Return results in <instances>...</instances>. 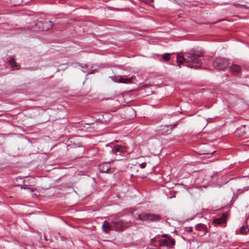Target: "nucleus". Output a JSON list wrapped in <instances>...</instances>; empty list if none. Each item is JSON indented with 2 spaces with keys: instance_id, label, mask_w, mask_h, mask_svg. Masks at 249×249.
I'll return each instance as SVG.
<instances>
[{
  "instance_id": "obj_1",
  "label": "nucleus",
  "mask_w": 249,
  "mask_h": 249,
  "mask_svg": "<svg viewBox=\"0 0 249 249\" xmlns=\"http://www.w3.org/2000/svg\"><path fill=\"white\" fill-rule=\"evenodd\" d=\"M203 54V52L200 50H191L185 53L182 56L178 55L177 62L179 67L185 62L187 63L189 67L196 69L202 65V62L200 58Z\"/></svg>"
},
{
  "instance_id": "obj_2",
  "label": "nucleus",
  "mask_w": 249,
  "mask_h": 249,
  "mask_svg": "<svg viewBox=\"0 0 249 249\" xmlns=\"http://www.w3.org/2000/svg\"><path fill=\"white\" fill-rule=\"evenodd\" d=\"M110 148L109 153L112 156V161L121 160L127 151L126 147L121 145H114L113 147L110 146Z\"/></svg>"
},
{
  "instance_id": "obj_3",
  "label": "nucleus",
  "mask_w": 249,
  "mask_h": 249,
  "mask_svg": "<svg viewBox=\"0 0 249 249\" xmlns=\"http://www.w3.org/2000/svg\"><path fill=\"white\" fill-rule=\"evenodd\" d=\"M161 215L158 214L142 213L138 214L136 218L137 220L147 221L148 222H157L160 220Z\"/></svg>"
},
{
  "instance_id": "obj_4",
  "label": "nucleus",
  "mask_w": 249,
  "mask_h": 249,
  "mask_svg": "<svg viewBox=\"0 0 249 249\" xmlns=\"http://www.w3.org/2000/svg\"><path fill=\"white\" fill-rule=\"evenodd\" d=\"M229 65L228 60L222 58H216L213 62V66L215 69L222 70L225 69Z\"/></svg>"
},
{
  "instance_id": "obj_5",
  "label": "nucleus",
  "mask_w": 249,
  "mask_h": 249,
  "mask_svg": "<svg viewBox=\"0 0 249 249\" xmlns=\"http://www.w3.org/2000/svg\"><path fill=\"white\" fill-rule=\"evenodd\" d=\"M177 124H175L172 125H164L160 126L157 129V132L159 134L162 135H167L170 134L173 129V128L176 127Z\"/></svg>"
},
{
  "instance_id": "obj_6",
  "label": "nucleus",
  "mask_w": 249,
  "mask_h": 249,
  "mask_svg": "<svg viewBox=\"0 0 249 249\" xmlns=\"http://www.w3.org/2000/svg\"><path fill=\"white\" fill-rule=\"evenodd\" d=\"M111 223L112 230L116 231H123L129 226L128 222L124 223L123 221H112Z\"/></svg>"
},
{
  "instance_id": "obj_7",
  "label": "nucleus",
  "mask_w": 249,
  "mask_h": 249,
  "mask_svg": "<svg viewBox=\"0 0 249 249\" xmlns=\"http://www.w3.org/2000/svg\"><path fill=\"white\" fill-rule=\"evenodd\" d=\"M43 25V23L41 22V20L40 21H33L30 25V29L33 31L37 32V31H41V26Z\"/></svg>"
},
{
  "instance_id": "obj_8",
  "label": "nucleus",
  "mask_w": 249,
  "mask_h": 249,
  "mask_svg": "<svg viewBox=\"0 0 249 249\" xmlns=\"http://www.w3.org/2000/svg\"><path fill=\"white\" fill-rule=\"evenodd\" d=\"M41 22L43 23V25L41 26L42 31H48L52 29L53 25V22L50 20H41Z\"/></svg>"
},
{
  "instance_id": "obj_9",
  "label": "nucleus",
  "mask_w": 249,
  "mask_h": 249,
  "mask_svg": "<svg viewBox=\"0 0 249 249\" xmlns=\"http://www.w3.org/2000/svg\"><path fill=\"white\" fill-rule=\"evenodd\" d=\"M99 170L103 173H109L110 172V167L108 163H104L99 165Z\"/></svg>"
},
{
  "instance_id": "obj_10",
  "label": "nucleus",
  "mask_w": 249,
  "mask_h": 249,
  "mask_svg": "<svg viewBox=\"0 0 249 249\" xmlns=\"http://www.w3.org/2000/svg\"><path fill=\"white\" fill-rule=\"evenodd\" d=\"M230 71L234 74H238L241 71V68L238 65L233 64L230 67Z\"/></svg>"
},
{
  "instance_id": "obj_11",
  "label": "nucleus",
  "mask_w": 249,
  "mask_h": 249,
  "mask_svg": "<svg viewBox=\"0 0 249 249\" xmlns=\"http://www.w3.org/2000/svg\"><path fill=\"white\" fill-rule=\"evenodd\" d=\"M102 229L105 233H108L110 230H112L111 223H109L107 221H105L103 223Z\"/></svg>"
},
{
  "instance_id": "obj_12",
  "label": "nucleus",
  "mask_w": 249,
  "mask_h": 249,
  "mask_svg": "<svg viewBox=\"0 0 249 249\" xmlns=\"http://www.w3.org/2000/svg\"><path fill=\"white\" fill-rule=\"evenodd\" d=\"M7 61H8L9 64L13 68H15L16 70L19 69V65H18L15 61V58L12 56H10L7 58Z\"/></svg>"
},
{
  "instance_id": "obj_13",
  "label": "nucleus",
  "mask_w": 249,
  "mask_h": 249,
  "mask_svg": "<svg viewBox=\"0 0 249 249\" xmlns=\"http://www.w3.org/2000/svg\"><path fill=\"white\" fill-rule=\"evenodd\" d=\"M226 222V216L224 215L223 217L220 218H216L213 220V223L215 226L222 225L223 223L225 224Z\"/></svg>"
},
{
  "instance_id": "obj_14",
  "label": "nucleus",
  "mask_w": 249,
  "mask_h": 249,
  "mask_svg": "<svg viewBox=\"0 0 249 249\" xmlns=\"http://www.w3.org/2000/svg\"><path fill=\"white\" fill-rule=\"evenodd\" d=\"M160 246H166L168 249L173 248L174 246L171 245L170 240H168V239L160 240Z\"/></svg>"
},
{
  "instance_id": "obj_15",
  "label": "nucleus",
  "mask_w": 249,
  "mask_h": 249,
  "mask_svg": "<svg viewBox=\"0 0 249 249\" xmlns=\"http://www.w3.org/2000/svg\"><path fill=\"white\" fill-rule=\"evenodd\" d=\"M249 231V228H248L246 227H242L239 230V231H236L237 234H246Z\"/></svg>"
},
{
  "instance_id": "obj_16",
  "label": "nucleus",
  "mask_w": 249,
  "mask_h": 249,
  "mask_svg": "<svg viewBox=\"0 0 249 249\" xmlns=\"http://www.w3.org/2000/svg\"><path fill=\"white\" fill-rule=\"evenodd\" d=\"M196 230L198 231H205L206 229V225L203 224H197L196 226Z\"/></svg>"
},
{
  "instance_id": "obj_17",
  "label": "nucleus",
  "mask_w": 249,
  "mask_h": 249,
  "mask_svg": "<svg viewBox=\"0 0 249 249\" xmlns=\"http://www.w3.org/2000/svg\"><path fill=\"white\" fill-rule=\"evenodd\" d=\"M161 236L163 237H165L166 239H168V240H170V242H171L172 245H175L176 242L175 240L171 236L166 234H163Z\"/></svg>"
},
{
  "instance_id": "obj_18",
  "label": "nucleus",
  "mask_w": 249,
  "mask_h": 249,
  "mask_svg": "<svg viewBox=\"0 0 249 249\" xmlns=\"http://www.w3.org/2000/svg\"><path fill=\"white\" fill-rule=\"evenodd\" d=\"M171 54L170 53H165L163 54L162 56V59L165 61H167L170 59V55Z\"/></svg>"
},
{
  "instance_id": "obj_19",
  "label": "nucleus",
  "mask_w": 249,
  "mask_h": 249,
  "mask_svg": "<svg viewBox=\"0 0 249 249\" xmlns=\"http://www.w3.org/2000/svg\"><path fill=\"white\" fill-rule=\"evenodd\" d=\"M131 82V79L120 78L119 80V83H128Z\"/></svg>"
},
{
  "instance_id": "obj_20",
  "label": "nucleus",
  "mask_w": 249,
  "mask_h": 249,
  "mask_svg": "<svg viewBox=\"0 0 249 249\" xmlns=\"http://www.w3.org/2000/svg\"><path fill=\"white\" fill-rule=\"evenodd\" d=\"M22 0H11V1L14 3V5H18L22 2Z\"/></svg>"
},
{
  "instance_id": "obj_21",
  "label": "nucleus",
  "mask_w": 249,
  "mask_h": 249,
  "mask_svg": "<svg viewBox=\"0 0 249 249\" xmlns=\"http://www.w3.org/2000/svg\"><path fill=\"white\" fill-rule=\"evenodd\" d=\"M147 165V163L146 162H142L141 164H139V166H140V167L142 168V169H143L144 168H145L146 166Z\"/></svg>"
},
{
  "instance_id": "obj_22",
  "label": "nucleus",
  "mask_w": 249,
  "mask_h": 249,
  "mask_svg": "<svg viewBox=\"0 0 249 249\" xmlns=\"http://www.w3.org/2000/svg\"><path fill=\"white\" fill-rule=\"evenodd\" d=\"M18 186H21V185H18ZM21 189H28V190H30L31 192H33V189H31L30 188H28V187H21Z\"/></svg>"
},
{
  "instance_id": "obj_23",
  "label": "nucleus",
  "mask_w": 249,
  "mask_h": 249,
  "mask_svg": "<svg viewBox=\"0 0 249 249\" xmlns=\"http://www.w3.org/2000/svg\"><path fill=\"white\" fill-rule=\"evenodd\" d=\"M233 5L235 6V7H245V6L244 5H240L239 4H237V3H234L233 4Z\"/></svg>"
},
{
  "instance_id": "obj_24",
  "label": "nucleus",
  "mask_w": 249,
  "mask_h": 249,
  "mask_svg": "<svg viewBox=\"0 0 249 249\" xmlns=\"http://www.w3.org/2000/svg\"><path fill=\"white\" fill-rule=\"evenodd\" d=\"M246 223H247V224L249 226V215L248 216V217L246 219Z\"/></svg>"
},
{
  "instance_id": "obj_25",
  "label": "nucleus",
  "mask_w": 249,
  "mask_h": 249,
  "mask_svg": "<svg viewBox=\"0 0 249 249\" xmlns=\"http://www.w3.org/2000/svg\"><path fill=\"white\" fill-rule=\"evenodd\" d=\"M155 240H156V238H155V237L153 238H152V239L150 240V242H151V243H154V242L155 241Z\"/></svg>"
},
{
  "instance_id": "obj_26",
  "label": "nucleus",
  "mask_w": 249,
  "mask_h": 249,
  "mask_svg": "<svg viewBox=\"0 0 249 249\" xmlns=\"http://www.w3.org/2000/svg\"><path fill=\"white\" fill-rule=\"evenodd\" d=\"M218 173L217 172H214L213 176H211V178H213L215 176L217 175Z\"/></svg>"
},
{
  "instance_id": "obj_27",
  "label": "nucleus",
  "mask_w": 249,
  "mask_h": 249,
  "mask_svg": "<svg viewBox=\"0 0 249 249\" xmlns=\"http://www.w3.org/2000/svg\"><path fill=\"white\" fill-rule=\"evenodd\" d=\"M245 127H246V125H242V126L240 127L239 129H240V130H242V129H244V128H245Z\"/></svg>"
},
{
  "instance_id": "obj_28",
  "label": "nucleus",
  "mask_w": 249,
  "mask_h": 249,
  "mask_svg": "<svg viewBox=\"0 0 249 249\" xmlns=\"http://www.w3.org/2000/svg\"><path fill=\"white\" fill-rule=\"evenodd\" d=\"M95 70H91L90 72H88V74H92L94 73Z\"/></svg>"
},
{
  "instance_id": "obj_29",
  "label": "nucleus",
  "mask_w": 249,
  "mask_h": 249,
  "mask_svg": "<svg viewBox=\"0 0 249 249\" xmlns=\"http://www.w3.org/2000/svg\"><path fill=\"white\" fill-rule=\"evenodd\" d=\"M188 229H189V230H188V231H187L188 232L192 231H193V228L192 227H190Z\"/></svg>"
},
{
  "instance_id": "obj_30",
  "label": "nucleus",
  "mask_w": 249,
  "mask_h": 249,
  "mask_svg": "<svg viewBox=\"0 0 249 249\" xmlns=\"http://www.w3.org/2000/svg\"><path fill=\"white\" fill-rule=\"evenodd\" d=\"M32 197H35V198L36 197H37V195L36 194H32Z\"/></svg>"
},
{
  "instance_id": "obj_31",
  "label": "nucleus",
  "mask_w": 249,
  "mask_h": 249,
  "mask_svg": "<svg viewBox=\"0 0 249 249\" xmlns=\"http://www.w3.org/2000/svg\"><path fill=\"white\" fill-rule=\"evenodd\" d=\"M19 180H22V178H17Z\"/></svg>"
},
{
  "instance_id": "obj_32",
  "label": "nucleus",
  "mask_w": 249,
  "mask_h": 249,
  "mask_svg": "<svg viewBox=\"0 0 249 249\" xmlns=\"http://www.w3.org/2000/svg\"><path fill=\"white\" fill-rule=\"evenodd\" d=\"M109 146V144H106V146H107V147H108Z\"/></svg>"
},
{
  "instance_id": "obj_33",
  "label": "nucleus",
  "mask_w": 249,
  "mask_h": 249,
  "mask_svg": "<svg viewBox=\"0 0 249 249\" xmlns=\"http://www.w3.org/2000/svg\"><path fill=\"white\" fill-rule=\"evenodd\" d=\"M243 133H246L245 131V130H243Z\"/></svg>"
}]
</instances>
